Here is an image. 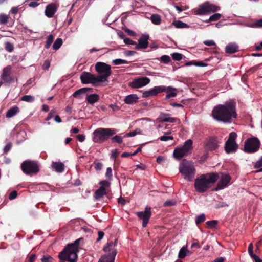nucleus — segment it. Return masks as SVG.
Wrapping results in <instances>:
<instances>
[{"label":"nucleus","instance_id":"nucleus-1","mask_svg":"<svg viewBox=\"0 0 262 262\" xmlns=\"http://www.w3.org/2000/svg\"><path fill=\"white\" fill-rule=\"evenodd\" d=\"M236 110L235 102L232 100L227 101L224 104L215 106L212 111V116L218 121L229 123L232 118L237 117Z\"/></svg>","mask_w":262,"mask_h":262},{"label":"nucleus","instance_id":"nucleus-2","mask_svg":"<svg viewBox=\"0 0 262 262\" xmlns=\"http://www.w3.org/2000/svg\"><path fill=\"white\" fill-rule=\"evenodd\" d=\"M217 173L212 172L202 174L195 180L194 188L199 193H204L210 188L212 185L219 179Z\"/></svg>","mask_w":262,"mask_h":262},{"label":"nucleus","instance_id":"nucleus-3","mask_svg":"<svg viewBox=\"0 0 262 262\" xmlns=\"http://www.w3.org/2000/svg\"><path fill=\"white\" fill-rule=\"evenodd\" d=\"M82 238L76 239L73 243L69 244L66 246L62 251L59 253L58 257L61 260H68L69 262H76L78 245Z\"/></svg>","mask_w":262,"mask_h":262},{"label":"nucleus","instance_id":"nucleus-4","mask_svg":"<svg viewBox=\"0 0 262 262\" xmlns=\"http://www.w3.org/2000/svg\"><path fill=\"white\" fill-rule=\"evenodd\" d=\"M117 133L114 128H99L93 132V140L95 143H102Z\"/></svg>","mask_w":262,"mask_h":262},{"label":"nucleus","instance_id":"nucleus-5","mask_svg":"<svg viewBox=\"0 0 262 262\" xmlns=\"http://www.w3.org/2000/svg\"><path fill=\"white\" fill-rule=\"evenodd\" d=\"M96 71L99 74L97 76L100 82L107 81V78L112 74L111 67L110 65L102 62H98L95 64Z\"/></svg>","mask_w":262,"mask_h":262},{"label":"nucleus","instance_id":"nucleus-6","mask_svg":"<svg viewBox=\"0 0 262 262\" xmlns=\"http://www.w3.org/2000/svg\"><path fill=\"white\" fill-rule=\"evenodd\" d=\"M260 145V142L257 137L249 138L245 141L243 150L246 153L253 154L259 150Z\"/></svg>","mask_w":262,"mask_h":262},{"label":"nucleus","instance_id":"nucleus-7","mask_svg":"<svg viewBox=\"0 0 262 262\" xmlns=\"http://www.w3.org/2000/svg\"><path fill=\"white\" fill-rule=\"evenodd\" d=\"M192 141L189 139L185 142L182 147H177L173 151L174 157L178 160H180L183 157L188 155L192 149Z\"/></svg>","mask_w":262,"mask_h":262},{"label":"nucleus","instance_id":"nucleus-8","mask_svg":"<svg viewBox=\"0 0 262 262\" xmlns=\"http://www.w3.org/2000/svg\"><path fill=\"white\" fill-rule=\"evenodd\" d=\"M180 172L184 176V178L191 181L194 177L195 169L191 164L184 160L179 167Z\"/></svg>","mask_w":262,"mask_h":262},{"label":"nucleus","instance_id":"nucleus-9","mask_svg":"<svg viewBox=\"0 0 262 262\" xmlns=\"http://www.w3.org/2000/svg\"><path fill=\"white\" fill-rule=\"evenodd\" d=\"M21 168L24 173L27 175L37 173L39 171L38 163L34 161L26 160L21 165Z\"/></svg>","mask_w":262,"mask_h":262},{"label":"nucleus","instance_id":"nucleus-10","mask_svg":"<svg viewBox=\"0 0 262 262\" xmlns=\"http://www.w3.org/2000/svg\"><path fill=\"white\" fill-rule=\"evenodd\" d=\"M237 135L235 132L230 133L228 140L226 141L224 149L227 154L235 152L238 148V145L236 142Z\"/></svg>","mask_w":262,"mask_h":262},{"label":"nucleus","instance_id":"nucleus-11","mask_svg":"<svg viewBox=\"0 0 262 262\" xmlns=\"http://www.w3.org/2000/svg\"><path fill=\"white\" fill-rule=\"evenodd\" d=\"M219 9V7L206 2L199 5L198 8L194 9L193 11L195 14L202 15L209 14L210 12H215Z\"/></svg>","mask_w":262,"mask_h":262},{"label":"nucleus","instance_id":"nucleus-12","mask_svg":"<svg viewBox=\"0 0 262 262\" xmlns=\"http://www.w3.org/2000/svg\"><path fill=\"white\" fill-rule=\"evenodd\" d=\"M221 142L216 136H210L205 139L204 148L206 151H214L218 149Z\"/></svg>","mask_w":262,"mask_h":262},{"label":"nucleus","instance_id":"nucleus-13","mask_svg":"<svg viewBox=\"0 0 262 262\" xmlns=\"http://www.w3.org/2000/svg\"><path fill=\"white\" fill-rule=\"evenodd\" d=\"M80 80L83 84L91 83L96 86V83L100 82L97 76L88 72H83L80 76Z\"/></svg>","mask_w":262,"mask_h":262},{"label":"nucleus","instance_id":"nucleus-14","mask_svg":"<svg viewBox=\"0 0 262 262\" xmlns=\"http://www.w3.org/2000/svg\"><path fill=\"white\" fill-rule=\"evenodd\" d=\"M11 70L10 66H8L3 69L1 78L3 84H9L14 81V77L11 75Z\"/></svg>","mask_w":262,"mask_h":262},{"label":"nucleus","instance_id":"nucleus-15","mask_svg":"<svg viewBox=\"0 0 262 262\" xmlns=\"http://www.w3.org/2000/svg\"><path fill=\"white\" fill-rule=\"evenodd\" d=\"M150 81V79L147 77H139L130 82L129 86L132 88H139L147 85Z\"/></svg>","mask_w":262,"mask_h":262},{"label":"nucleus","instance_id":"nucleus-16","mask_svg":"<svg viewBox=\"0 0 262 262\" xmlns=\"http://www.w3.org/2000/svg\"><path fill=\"white\" fill-rule=\"evenodd\" d=\"M150 209L151 208L150 207H146L145 211L137 212L136 213L138 217L141 220H142V226L143 227H146L151 216V211Z\"/></svg>","mask_w":262,"mask_h":262},{"label":"nucleus","instance_id":"nucleus-17","mask_svg":"<svg viewBox=\"0 0 262 262\" xmlns=\"http://www.w3.org/2000/svg\"><path fill=\"white\" fill-rule=\"evenodd\" d=\"M165 90L166 88H165V86H156L153 89L145 91L142 94V97L143 98H147L150 96H156L158 94L163 92Z\"/></svg>","mask_w":262,"mask_h":262},{"label":"nucleus","instance_id":"nucleus-18","mask_svg":"<svg viewBox=\"0 0 262 262\" xmlns=\"http://www.w3.org/2000/svg\"><path fill=\"white\" fill-rule=\"evenodd\" d=\"M59 7L58 4L56 3H52L46 7L45 13L46 16L49 18L53 17L58 10Z\"/></svg>","mask_w":262,"mask_h":262},{"label":"nucleus","instance_id":"nucleus-19","mask_svg":"<svg viewBox=\"0 0 262 262\" xmlns=\"http://www.w3.org/2000/svg\"><path fill=\"white\" fill-rule=\"evenodd\" d=\"M230 180L231 177L229 174L222 173L221 179L217 182V187L215 190H217L223 189L228 185Z\"/></svg>","mask_w":262,"mask_h":262},{"label":"nucleus","instance_id":"nucleus-20","mask_svg":"<svg viewBox=\"0 0 262 262\" xmlns=\"http://www.w3.org/2000/svg\"><path fill=\"white\" fill-rule=\"evenodd\" d=\"M149 35H142L141 37L138 40V43H136L135 49L136 50H140L141 49H146L148 46Z\"/></svg>","mask_w":262,"mask_h":262},{"label":"nucleus","instance_id":"nucleus-21","mask_svg":"<svg viewBox=\"0 0 262 262\" xmlns=\"http://www.w3.org/2000/svg\"><path fill=\"white\" fill-rule=\"evenodd\" d=\"M93 89L90 88H82L76 91L72 96L77 99H82L83 95L88 92H93Z\"/></svg>","mask_w":262,"mask_h":262},{"label":"nucleus","instance_id":"nucleus-22","mask_svg":"<svg viewBox=\"0 0 262 262\" xmlns=\"http://www.w3.org/2000/svg\"><path fill=\"white\" fill-rule=\"evenodd\" d=\"M170 114L161 113L157 118V120L160 122H175L177 119L176 118L170 117Z\"/></svg>","mask_w":262,"mask_h":262},{"label":"nucleus","instance_id":"nucleus-23","mask_svg":"<svg viewBox=\"0 0 262 262\" xmlns=\"http://www.w3.org/2000/svg\"><path fill=\"white\" fill-rule=\"evenodd\" d=\"M116 254L117 251L113 250L112 252H110L108 254L101 256L99 262H114Z\"/></svg>","mask_w":262,"mask_h":262},{"label":"nucleus","instance_id":"nucleus-24","mask_svg":"<svg viewBox=\"0 0 262 262\" xmlns=\"http://www.w3.org/2000/svg\"><path fill=\"white\" fill-rule=\"evenodd\" d=\"M239 51V46L235 43H228L225 48V52L227 54H233Z\"/></svg>","mask_w":262,"mask_h":262},{"label":"nucleus","instance_id":"nucleus-25","mask_svg":"<svg viewBox=\"0 0 262 262\" xmlns=\"http://www.w3.org/2000/svg\"><path fill=\"white\" fill-rule=\"evenodd\" d=\"M166 90L163 92H166L167 94L166 95V99H168L172 97H175L177 95V90L176 88L171 86H165Z\"/></svg>","mask_w":262,"mask_h":262},{"label":"nucleus","instance_id":"nucleus-26","mask_svg":"<svg viewBox=\"0 0 262 262\" xmlns=\"http://www.w3.org/2000/svg\"><path fill=\"white\" fill-rule=\"evenodd\" d=\"M52 167L57 172H62L64 170V165L60 162H53Z\"/></svg>","mask_w":262,"mask_h":262},{"label":"nucleus","instance_id":"nucleus-27","mask_svg":"<svg viewBox=\"0 0 262 262\" xmlns=\"http://www.w3.org/2000/svg\"><path fill=\"white\" fill-rule=\"evenodd\" d=\"M139 98L136 94H130L127 96L125 99V103L128 104H131L137 102Z\"/></svg>","mask_w":262,"mask_h":262},{"label":"nucleus","instance_id":"nucleus-28","mask_svg":"<svg viewBox=\"0 0 262 262\" xmlns=\"http://www.w3.org/2000/svg\"><path fill=\"white\" fill-rule=\"evenodd\" d=\"M99 96L97 94H92L86 96V99L88 103L93 104L99 100Z\"/></svg>","mask_w":262,"mask_h":262},{"label":"nucleus","instance_id":"nucleus-29","mask_svg":"<svg viewBox=\"0 0 262 262\" xmlns=\"http://www.w3.org/2000/svg\"><path fill=\"white\" fill-rule=\"evenodd\" d=\"M107 193L106 190L103 187H100L98 190L95 192V198L96 200H99L103 196L106 195Z\"/></svg>","mask_w":262,"mask_h":262},{"label":"nucleus","instance_id":"nucleus-30","mask_svg":"<svg viewBox=\"0 0 262 262\" xmlns=\"http://www.w3.org/2000/svg\"><path fill=\"white\" fill-rule=\"evenodd\" d=\"M19 112V108L16 106H13L11 108L8 110L6 116L7 118H11Z\"/></svg>","mask_w":262,"mask_h":262},{"label":"nucleus","instance_id":"nucleus-31","mask_svg":"<svg viewBox=\"0 0 262 262\" xmlns=\"http://www.w3.org/2000/svg\"><path fill=\"white\" fill-rule=\"evenodd\" d=\"M117 244V239H115V241L113 242H110L109 243H107V245L106 246H104V248H103V250L105 251V252H109V251H111V252H112L113 250H115L116 251V249H112V247H115Z\"/></svg>","mask_w":262,"mask_h":262},{"label":"nucleus","instance_id":"nucleus-32","mask_svg":"<svg viewBox=\"0 0 262 262\" xmlns=\"http://www.w3.org/2000/svg\"><path fill=\"white\" fill-rule=\"evenodd\" d=\"M151 22L156 25H160L161 23V18L159 14H154L150 17Z\"/></svg>","mask_w":262,"mask_h":262},{"label":"nucleus","instance_id":"nucleus-33","mask_svg":"<svg viewBox=\"0 0 262 262\" xmlns=\"http://www.w3.org/2000/svg\"><path fill=\"white\" fill-rule=\"evenodd\" d=\"M189 252L188 251L187 247L185 246H183L179 251L178 254L179 258L181 259L184 258L187 255V253Z\"/></svg>","mask_w":262,"mask_h":262},{"label":"nucleus","instance_id":"nucleus-34","mask_svg":"<svg viewBox=\"0 0 262 262\" xmlns=\"http://www.w3.org/2000/svg\"><path fill=\"white\" fill-rule=\"evenodd\" d=\"M62 43V39L60 38H58L54 41L53 45V48L55 50H57L61 47Z\"/></svg>","mask_w":262,"mask_h":262},{"label":"nucleus","instance_id":"nucleus-35","mask_svg":"<svg viewBox=\"0 0 262 262\" xmlns=\"http://www.w3.org/2000/svg\"><path fill=\"white\" fill-rule=\"evenodd\" d=\"M222 17V15L220 13H215L211 15L208 20L205 21L206 23H209L210 21H217L219 20Z\"/></svg>","mask_w":262,"mask_h":262},{"label":"nucleus","instance_id":"nucleus-36","mask_svg":"<svg viewBox=\"0 0 262 262\" xmlns=\"http://www.w3.org/2000/svg\"><path fill=\"white\" fill-rule=\"evenodd\" d=\"M173 25L177 28H188L189 26L180 20H177L173 22Z\"/></svg>","mask_w":262,"mask_h":262},{"label":"nucleus","instance_id":"nucleus-37","mask_svg":"<svg viewBox=\"0 0 262 262\" xmlns=\"http://www.w3.org/2000/svg\"><path fill=\"white\" fill-rule=\"evenodd\" d=\"M54 37L52 34H51L48 36L47 41L46 42V45L45 46V48L46 49H49L51 44L53 43L54 40Z\"/></svg>","mask_w":262,"mask_h":262},{"label":"nucleus","instance_id":"nucleus-38","mask_svg":"<svg viewBox=\"0 0 262 262\" xmlns=\"http://www.w3.org/2000/svg\"><path fill=\"white\" fill-rule=\"evenodd\" d=\"M9 17V15L1 14H0V24L4 25L6 24L8 22Z\"/></svg>","mask_w":262,"mask_h":262},{"label":"nucleus","instance_id":"nucleus-39","mask_svg":"<svg viewBox=\"0 0 262 262\" xmlns=\"http://www.w3.org/2000/svg\"><path fill=\"white\" fill-rule=\"evenodd\" d=\"M21 100L28 102H33L35 100V98L31 95H24L21 97Z\"/></svg>","mask_w":262,"mask_h":262},{"label":"nucleus","instance_id":"nucleus-40","mask_svg":"<svg viewBox=\"0 0 262 262\" xmlns=\"http://www.w3.org/2000/svg\"><path fill=\"white\" fill-rule=\"evenodd\" d=\"M130 62L122 59H116L112 61V63H113L114 65H119L121 64H128Z\"/></svg>","mask_w":262,"mask_h":262},{"label":"nucleus","instance_id":"nucleus-41","mask_svg":"<svg viewBox=\"0 0 262 262\" xmlns=\"http://www.w3.org/2000/svg\"><path fill=\"white\" fill-rule=\"evenodd\" d=\"M205 220V216L204 214H201V215L197 216L195 219V223L197 225L199 224L203 223Z\"/></svg>","mask_w":262,"mask_h":262},{"label":"nucleus","instance_id":"nucleus-42","mask_svg":"<svg viewBox=\"0 0 262 262\" xmlns=\"http://www.w3.org/2000/svg\"><path fill=\"white\" fill-rule=\"evenodd\" d=\"M42 262H53L54 258L49 255H45L41 259Z\"/></svg>","mask_w":262,"mask_h":262},{"label":"nucleus","instance_id":"nucleus-43","mask_svg":"<svg viewBox=\"0 0 262 262\" xmlns=\"http://www.w3.org/2000/svg\"><path fill=\"white\" fill-rule=\"evenodd\" d=\"M5 49L7 51L11 52L14 50V46L10 42H6L5 43Z\"/></svg>","mask_w":262,"mask_h":262},{"label":"nucleus","instance_id":"nucleus-44","mask_svg":"<svg viewBox=\"0 0 262 262\" xmlns=\"http://www.w3.org/2000/svg\"><path fill=\"white\" fill-rule=\"evenodd\" d=\"M173 60L175 61H180L182 59L183 55L179 53H174L171 54Z\"/></svg>","mask_w":262,"mask_h":262},{"label":"nucleus","instance_id":"nucleus-45","mask_svg":"<svg viewBox=\"0 0 262 262\" xmlns=\"http://www.w3.org/2000/svg\"><path fill=\"white\" fill-rule=\"evenodd\" d=\"M112 141L118 144H121L123 142L122 137L118 135H116L112 138Z\"/></svg>","mask_w":262,"mask_h":262},{"label":"nucleus","instance_id":"nucleus-46","mask_svg":"<svg viewBox=\"0 0 262 262\" xmlns=\"http://www.w3.org/2000/svg\"><path fill=\"white\" fill-rule=\"evenodd\" d=\"M140 133H141V130L140 129L138 128V129H136V130H135L134 131H133V132H129V133L126 134L125 135V137H134L137 134H140Z\"/></svg>","mask_w":262,"mask_h":262},{"label":"nucleus","instance_id":"nucleus-47","mask_svg":"<svg viewBox=\"0 0 262 262\" xmlns=\"http://www.w3.org/2000/svg\"><path fill=\"white\" fill-rule=\"evenodd\" d=\"M217 224L216 220L208 221L206 222V224L210 228H215Z\"/></svg>","mask_w":262,"mask_h":262},{"label":"nucleus","instance_id":"nucleus-48","mask_svg":"<svg viewBox=\"0 0 262 262\" xmlns=\"http://www.w3.org/2000/svg\"><path fill=\"white\" fill-rule=\"evenodd\" d=\"M254 168H259L262 167V156L257 161V162L254 164L253 166Z\"/></svg>","mask_w":262,"mask_h":262},{"label":"nucleus","instance_id":"nucleus-49","mask_svg":"<svg viewBox=\"0 0 262 262\" xmlns=\"http://www.w3.org/2000/svg\"><path fill=\"white\" fill-rule=\"evenodd\" d=\"M160 59L161 61L164 63H168L170 61V57L166 55L162 56Z\"/></svg>","mask_w":262,"mask_h":262},{"label":"nucleus","instance_id":"nucleus-50","mask_svg":"<svg viewBox=\"0 0 262 262\" xmlns=\"http://www.w3.org/2000/svg\"><path fill=\"white\" fill-rule=\"evenodd\" d=\"M176 202L173 200H167L165 201L164 203V206H171L176 205Z\"/></svg>","mask_w":262,"mask_h":262},{"label":"nucleus","instance_id":"nucleus-51","mask_svg":"<svg viewBox=\"0 0 262 262\" xmlns=\"http://www.w3.org/2000/svg\"><path fill=\"white\" fill-rule=\"evenodd\" d=\"M124 42L126 45H135L136 46V42L129 38H124Z\"/></svg>","mask_w":262,"mask_h":262},{"label":"nucleus","instance_id":"nucleus-52","mask_svg":"<svg viewBox=\"0 0 262 262\" xmlns=\"http://www.w3.org/2000/svg\"><path fill=\"white\" fill-rule=\"evenodd\" d=\"M99 184L101 185L100 187H103L105 188V187H109L111 183L106 180H103L99 182Z\"/></svg>","mask_w":262,"mask_h":262},{"label":"nucleus","instance_id":"nucleus-53","mask_svg":"<svg viewBox=\"0 0 262 262\" xmlns=\"http://www.w3.org/2000/svg\"><path fill=\"white\" fill-rule=\"evenodd\" d=\"M105 176L109 179H111L112 178V170L111 167H108L106 169V171L105 173Z\"/></svg>","mask_w":262,"mask_h":262},{"label":"nucleus","instance_id":"nucleus-54","mask_svg":"<svg viewBox=\"0 0 262 262\" xmlns=\"http://www.w3.org/2000/svg\"><path fill=\"white\" fill-rule=\"evenodd\" d=\"M174 139L173 136H162L159 138V139L162 141H166L169 140H173Z\"/></svg>","mask_w":262,"mask_h":262},{"label":"nucleus","instance_id":"nucleus-55","mask_svg":"<svg viewBox=\"0 0 262 262\" xmlns=\"http://www.w3.org/2000/svg\"><path fill=\"white\" fill-rule=\"evenodd\" d=\"M253 245L252 243H250L249 245V246H248V253L250 255V256L253 258V256L254 255H256L255 254H254L253 253Z\"/></svg>","mask_w":262,"mask_h":262},{"label":"nucleus","instance_id":"nucleus-56","mask_svg":"<svg viewBox=\"0 0 262 262\" xmlns=\"http://www.w3.org/2000/svg\"><path fill=\"white\" fill-rule=\"evenodd\" d=\"M94 164L95 165V168L96 170H101L103 166L102 163L95 161Z\"/></svg>","mask_w":262,"mask_h":262},{"label":"nucleus","instance_id":"nucleus-57","mask_svg":"<svg viewBox=\"0 0 262 262\" xmlns=\"http://www.w3.org/2000/svg\"><path fill=\"white\" fill-rule=\"evenodd\" d=\"M17 196V192L16 190L12 191L9 195V199L11 200L15 199Z\"/></svg>","mask_w":262,"mask_h":262},{"label":"nucleus","instance_id":"nucleus-58","mask_svg":"<svg viewBox=\"0 0 262 262\" xmlns=\"http://www.w3.org/2000/svg\"><path fill=\"white\" fill-rule=\"evenodd\" d=\"M12 144L11 143L7 144V145L5 146L4 148V152L5 154H7L10 150Z\"/></svg>","mask_w":262,"mask_h":262},{"label":"nucleus","instance_id":"nucleus-59","mask_svg":"<svg viewBox=\"0 0 262 262\" xmlns=\"http://www.w3.org/2000/svg\"><path fill=\"white\" fill-rule=\"evenodd\" d=\"M119 154V152L117 151V149H115L112 152L111 158H113L114 160L117 158Z\"/></svg>","mask_w":262,"mask_h":262},{"label":"nucleus","instance_id":"nucleus-60","mask_svg":"<svg viewBox=\"0 0 262 262\" xmlns=\"http://www.w3.org/2000/svg\"><path fill=\"white\" fill-rule=\"evenodd\" d=\"M252 27L256 28L262 27V19L257 20L253 24Z\"/></svg>","mask_w":262,"mask_h":262},{"label":"nucleus","instance_id":"nucleus-61","mask_svg":"<svg viewBox=\"0 0 262 262\" xmlns=\"http://www.w3.org/2000/svg\"><path fill=\"white\" fill-rule=\"evenodd\" d=\"M259 67V65H256L255 66L252 67V68H250L247 71V73L251 72L254 73L255 71H256Z\"/></svg>","mask_w":262,"mask_h":262},{"label":"nucleus","instance_id":"nucleus-62","mask_svg":"<svg viewBox=\"0 0 262 262\" xmlns=\"http://www.w3.org/2000/svg\"><path fill=\"white\" fill-rule=\"evenodd\" d=\"M55 113V111H54L53 110H51L50 112V113H49L47 118H46V120L48 121V120H50L51 118H52L54 116Z\"/></svg>","mask_w":262,"mask_h":262},{"label":"nucleus","instance_id":"nucleus-63","mask_svg":"<svg viewBox=\"0 0 262 262\" xmlns=\"http://www.w3.org/2000/svg\"><path fill=\"white\" fill-rule=\"evenodd\" d=\"M204 44L208 46H216L215 42L213 40H205L204 41Z\"/></svg>","mask_w":262,"mask_h":262},{"label":"nucleus","instance_id":"nucleus-64","mask_svg":"<svg viewBox=\"0 0 262 262\" xmlns=\"http://www.w3.org/2000/svg\"><path fill=\"white\" fill-rule=\"evenodd\" d=\"M125 32H126L127 33V34L129 36H136V33L128 28H126L125 29Z\"/></svg>","mask_w":262,"mask_h":262}]
</instances>
